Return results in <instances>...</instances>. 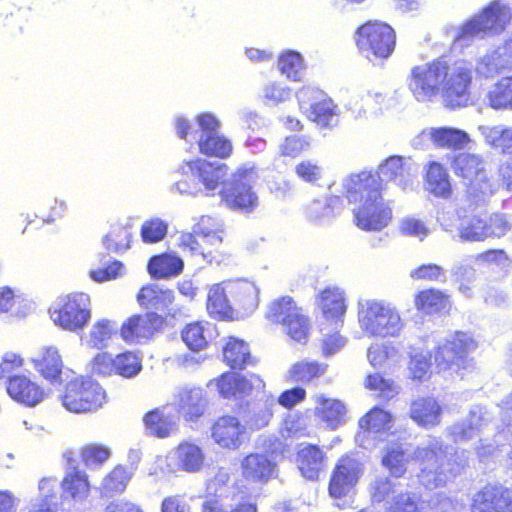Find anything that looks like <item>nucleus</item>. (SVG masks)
<instances>
[{
    "label": "nucleus",
    "instance_id": "1",
    "mask_svg": "<svg viewBox=\"0 0 512 512\" xmlns=\"http://www.w3.org/2000/svg\"><path fill=\"white\" fill-rule=\"evenodd\" d=\"M469 451L453 450L440 438L430 437L415 449L391 443L382 456L383 466L395 477H401L407 464L415 460L421 466L420 482L427 488L446 485L468 465Z\"/></svg>",
    "mask_w": 512,
    "mask_h": 512
},
{
    "label": "nucleus",
    "instance_id": "2",
    "mask_svg": "<svg viewBox=\"0 0 512 512\" xmlns=\"http://www.w3.org/2000/svg\"><path fill=\"white\" fill-rule=\"evenodd\" d=\"M471 80V66L466 61L450 64L439 58L413 66L406 77V85L419 103H430L441 96L447 107L459 108L469 102Z\"/></svg>",
    "mask_w": 512,
    "mask_h": 512
},
{
    "label": "nucleus",
    "instance_id": "3",
    "mask_svg": "<svg viewBox=\"0 0 512 512\" xmlns=\"http://www.w3.org/2000/svg\"><path fill=\"white\" fill-rule=\"evenodd\" d=\"M343 188L353 209L355 225L364 231H381L392 221L390 203L382 197V185L372 171L352 174L343 181Z\"/></svg>",
    "mask_w": 512,
    "mask_h": 512
},
{
    "label": "nucleus",
    "instance_id": "4",
    "mask_svg": "<svg viewBox=\"0 0 512 512\" xmlns=\"http://www.w3.org/2000/svg\"><path fill=\"white\" fill-rule=\"evenodd\" d=\"M259 304V288L245 278L229 279L210 287L207 310L215 318L245 316L256 310Z\"/></svg>",
    "mask_w": 512,
    "mask_h": 512
},
{
    "label": "nucleus",
    "instance_id": "5",
    "mask_svg": "<svg viewBox=\"0 0 512 512\" xmlns=\"http://www.w3.org/2000/svg\"><path fill=\"white\" fill-rule=\"evenodd\" d=\"M491 419V414L486 407L473 405L461 421L446 428V435L455 443L476 440L474 451L479 460L484 461L496 451V442L490 438V431H488Z\"/></svg>",
    "mask_w": 512,
    "mask_h": 512
},
{
    "label": "nucleus",
    "instance_id": "6",
    "mask_svg": "<svg viewBox=\"0 0 512 512\" xmlns=\"http://www.w3.org/2000/svg\"><path fill=\"white\" fill-rule=\"evenodd\" d=\"M197 123L200 128L192 129L189 121L184 117L175 119V130L177 135L187 142L196 141L201 153L207 156L226 158L232 152V143L225 136L218 133L221 126L220 121L211 113H202L197 116Z\"/></svg>",
    "mask_w": 512,
    "mask_h": 512
},
{
    "label": "nucleus",
    "instance_id": "7",
    "mask_svg": "<svg viewBox=\"0 0 512 512\" xmlns=\"http://www.w3.org/2000/svg\"><path fill=\"white\" fill-rule=\"evenodd\" d=\"M358 324L365 335L379 338L397 337L404 327L396 307L377 299L358 302Z\"/></svg>",
    "mask_w": 512,
    "mask_h": 512
},
{
    "label": "nucleus",
    "instance_id": "8",
    "mask_svg": "<svg viewBox=\"0 0 512 512\" xmlns=\"http://www.w3.org/2000/svg\"><path fill=\"white\" fill-rule=\"evenodd\" d=\"M452 169L464 181L468 198L476 204L486 202L499 189V182L488 175L485 162L478 154L455 155Z\"/></svg>",
    "mask_w": 512,
    "mask_h": 512
},
{
    "label": "nucleus",
    "instance_id": "9",
    "mask_svg": "<svg viewBox=\"0 0 512 512\" xmlns=\"http://www.w3.org/2000/svg\"><path fill=\"white\" fill-rule=\"evenodd\" d=\"M179 172L183 178L175 183L174 188L180 194L192 196L214 191L227 173L225 165L204 159L184 162Z\"/></svg>",
    "mask_w": 512,
    "mask_h": 512
},
{
    "label": "nucleus",
    "instance_id": "10",
    "mask_svg": "<svg viewBox=\"0 0 512 512\" xmlns=\"http://www.w3.org/2000/svg\"><path fill=\"white\" fill-rule=\"evenodd\" d=\"M511 19L510 6L503 0H494L460 28L455 40L460 42L472 37L499 35L506 30Z\"/></svg>",
    "mask_w": 512,
    "mask_h": 512
},
{
    "label": "nucleus",
    "instance_id": "11",
    "mask_svg": "<svg viewBox=\"0 0 512 512\" xmlns=\"http://www.w3.org/2000/svg\"><path fill=\"white\" fill-rule=\"evenodd\" d=\"M50 317L55 325L70 331L83 330L91 319V298L83 292L63 295L50 307Z\"/></svg>",
    "mask_w": 512,
    "mask_h": 512
},
{
    "label": "nucleus",
    "instance_id": "12",
    "mask_svg": "<svg viewBox=\"0 0 512 512\" xmlns=\"http://www.w3.org/2000/svg\"><path fill=\"white\" fill-rule=\"evenodd\" d=\"M257 179L254 165H243L224 184L221 190L222 200L232 209L246 212L254 210L259 204L258 196L252 188Z\"/></svg>",
    "mask_w": 512,
    "mask_h": 512
},
{
    "label": "nucleus",
    "instance_id": "13",
    "mask_svg": "<svg viewBox=\"0 0 512 512\" xmlns=\"http://www.w3.org/2000/svg\"><path fill=\"white\" fill-rule=\"evenodd\" d=\"M356 44L360 53L370 61L387 59L395 48V31L386 23L369 21L357 30Z\"/></svg>",
    "mask_w": 512,
    "mask_h": 512
},
{
    "label": "nucleus",
    "instance_id": "14",
    "mask_svg": "<svg viewBox=\"0 0 512 512\" xmlns=\"http://www.w3.org/2000/svg\"><path fill=\"white\" fill-rule=\"evenodd\" d=\"M62 405L73 413L95 412L106 401L103 388L91 378H75L66 384Z\"/></svg>",
    "mask_w": 512,
    "mask_h": 512
},
{
    "label": "nucleus",
    "instance_id": "15",
    "mask_svg": "<svg viewBox=\"0 0 512 512\" xmlns=\"http://www.w3.org/2000/svg\"><path fill=\"white\" fill-rule=\"evenodd\" d=\"M474 348L475 343L468 334L456 332L438 346L435 361L440 369L458 371L465 367L467 354Z\"/></svg>",
    "mask_w": 512,
    "mask_h": 512
},
{
    "label": "nucleus",
    "instance_id": "16",
    "mask_svg": "<svg viewBox=\"0 0 512 512\" xmlns=\"http://www.w3.org/2000/svg\"><path fill=\"white\" fill-rule=\"evenodd\" d=\"M363 472L364 465L357 457L353 455L341 457L330 479V496L335 499L347 496L356 486Z\"/></svg>",
    "mask_w": 512,
    "mask_h": 512
},
{
    "label": "nucleus",
    "instance_id": "17",
    "mask_svg": "<svg viewBox=\"0 0 512 512\" xmlns=\"http://www.w3.org/2000/svg\"><path fill=\"white\" fill-rule=\"evenodd\" d=\"M248 437L246 426L234 415L218 417L211 427V438L221 448L238 450Z\"/></svg>",
    "mask_w": 512,
    "mask_h": 512
},
{
    "label": "nucleus",
    "instance_id": "18",
    "mask_svg": "<svg viewBox=\"0 0 512 512\" xmlns=\"http://www.w3.org/2000/svg\"><path fill=\"white\" fill-rule=\"evenodd\" d=\"M215 385L218 393L225 399H242L253 391H260L265 387L263 380L255 374L247 377L236 373H223L219 378L211 380L208 386Z\"/></svg>",
    "mask_w": 512,
    "mask_h": 512
},
{
    "label": "nucleus",
    "instance_id": "19",
    "mask_svg": "<svg viewBox=\"0 0 512 512\" xmlns=\"http://www.w3.org/2000/svg\"><path fill=\"white\" fill-rule=\"evenodd\" d=\"M417 166L410 159L402 156H390L378 167V176L382 180L393 182L403 190L412 186L417 176Z\"/></svg>",
    "mask_w": 512,
    "mask_h": 512
},
{
    "label": "nucleus",
    "instance_id": "20",
    "mask_svg": "<svg viewBox=\"0 0 512 512\" xmlns=\"http://www.w3.org/2000/svg\"><path fill=\"white\" fill-rule=\"evenodd\" d=\"M472 512H512V491L488 484L473 498Z\"/></svg>",
    "mask_w": 512,
    "mask_h": 512
},
{
    "label": "nucleus",
    "instance_id": "21",
    "mask_svg": "<svg viewBox=\"0 0 512 512\" xmlns=\"http://www.w3.org/2000/svg\"><path fill=\"white\" fill-rule=\"evenodd\" d=\"M163 325V318L150 312L128 318L120 327V335L127 343H139L150 339Z\"/></svg>",
    "mask_w": 512,
    "mask_h": 512
},
{
    "label": "nucleus",
    "instance_id": "22",
    "mask_svg": "<svg viewBox=\"0 0 512 512\" xmlns=\"http://www.w3.org/2000/svg\"><path fill=\"white\" fill-rule=\"evenodd\" d=\"M6 391L14 401L27 407H35L47 397L44 388L24 374L9 376Z\"/></svg>",
    "mask_w": 512,
    "mask_h": 512
},
{
    "label": "nucleus",
    "instance_id": "23",
    "mask_svg": "<svg viewBox=\"0 0 512 512\" xmlns=\"http://www.w3.org/2000/svg\"><path fill=\"white\" fill-rule=\"evenodd\" d=\"M203 449L190 441H183L167 456L171 471L197 473L202 470L205 463Z\"/></svg>",
    "mask_w": 512,
    "mask_h": 512
},
{
    "label": "nucleus",
    "instance_id": "24",
    "mask_svg": "<svg viewBox=\"0 0 512 512\" xmlns=\"http://www.w3.org/2000/svg\"><path fill=\"white\" fill-rule=\"evenodd\" d=\"M276 472L277 461L274 453H250L241 461V474L249 482L266 483Z\"/></svg>",
    "mask_w": 512,
    "mask_h": 512
},
{
    "label": "nucleus",
    "instance_id": "25",
    "mask_svg": "<svg viewBox=\"0 0 512 512\" xmlns=\"http://www.w3.org/2000/svg\"><path fill=\"white\" fill-rule=\"evenodd\" d=\"M175 404L185 420L195 421L203 416L207 407V399L201 388L184 386L177 391Z\"/></svg>",
    "mask_w": 512,
    "mask_h": 512
},
{
    "label": "nucleus",
    "instance_id": "26",
    "mask_svg": "<svg viewBox=\"0 0 512 512\" xmlns=\"http://www.w3.org/2000/svg\"><path fill=\"white\" fill-rule=\"evenodd\" d=\"M275 408L276 399L272 395H266L248 404L243 415V424L246 426L247 432L267 427L273 418Z\"/></svg>",
    "mask_w": 512,
    "mask_h": 512
},
{
    "label": "nucleus",
    "instance_id": "27",
    "mask_svg": "<svg viewBox=\"0 0 512 512\" xmlns=\"http://www.w3.org/2000/svg\"><path fill=\"white\" fill-rule=\"evenodd\" d=\"M34 369L51 384L58 383L62 373V359L55 346H44L31 357Z\"/></svg>",
    "mask_w": 512,
    "mask_h": 512
},
{
    "label": "nucleus",
    "instance_id": "28",
    "mask_svg": "<svg viewBox=\"0 0 512 512\" xmlns=\"http://www.w3.org/2000/svg\"><path fill=\"white\" fill-rule=\"evenodd\" d=\"M146 432L158 438H166L177 431L178 417L168 407L156 408L143 418Z\"/></svg>",
    "mask_w": 512,
    "mask_h": 512
},
{
    "label": "nucleus",
    "instance_id": "29",
    "mask_svg": "<svg viewBox=\"0 0 512 512\" xmlns=\"http://www.w3.org/2000/svg\"><path fill=\"white\" fill-rule=\"evenodd\" d=\"M315 403L314 414L328 429L335 430L345 423L347 409L342 401L317 395Z\"/></svg>",
    "mask_w": 512,
    "mask_h": 512
},
{
    "label": "nucleus",
    "instance_id": "30",
    "mask_svg": "<svg viewBox=\"0 0 512 512\" xmlns=\"http://www.w3.org/2000/svg\"><path fill=\"white\" fill-rule=\"evenodd\" d=\"M65 498L74 503H83L90 495V483L85 471L73 468L66 472L61 481Z\"/></svg>",
    "mask_w": 512,
    "mask_h": 512
},
{
    "label": "nucleus",
    "instance_id": "31",
    "mask_svg": "<svg viewBox=\"0 0 512 512\" xmlns=\"http://www.w3.org/2000/svg\"><path fill=\"white\" fill-rule=\"evenodd\" d=\"M120 328L116 321L100 318L90 327L83 337V342L90 348L104 349L110 345Z\"/></svg>",
    "mask_w": 512,
    "mask_h": 512
},
{
    "label": "nucleus",
    "instance_id": "32",
    "mask_svg": "<svg viewBox=\"0 0 512 512\" xmlns=\"http://www.w3.org/2000/svg\"><path fill=\"white\" fill-rule=\"evenodd\" d=\"M442 409L432 397L419 398L411 404L410 416L421 427L431 428L441 422Z\"/></svg>",
    "mask_w": 512,
    "mask_h": 512
},
{
    "label": "nucleus",
    "instance_id": "33",
    "mask_svg": "<svg viewBox=\"0 0 512 512\" xmlns=\"http://www.w3.org/2000/svg\"><path fill=\"white\" fill-rule=\"evenodd\" d=\"M59 482L55 477H44L38 483V497L33 503L34 512H59L61 501Z\"/></svg>",
    "mask_w": 512,
    "mask_h": 512
},
{
    "label": "nucleus",
    "instance_id": "34",
    "mask_svg": "<svg viewBox=\"0 0 512 512\" xmlns=\"http://www.w3.org/2000/svg\"><path fill=\"white\" fill-rule=\"evenodd\" d=\"M319 304L327 320H335L336 323L343 322L347 306L345 304V293L341 288L336 286L325 288L320 293Z\"/></svg>",
    "mask_w": 512,
    "mask_h": 512
},
{
    "label": "nucleus",
    "instance_id": "35",
    "mask_svg": "<svg viewBox=\"0 0 512 512\" xmlns=\"http://www.w3.org/2000/svg\"><path fill=\"white\" fill-rule=\"evenodd\" d=\"M297 465L303 477L314 480L324 467V453L315 445H306L297 453Z\"/></svg>",
    "mask_w": 512,
    "mask_h": 512
},
{
    "label": "nucleus",
    "instance_id": "36",
    "mask_svg": "<svg viewBox=\"0 0 512 512\" xmlns=\"http://www.w3.org/2000/svg\"><path fill=\"white\" fill-rule=\"evenodd\" d=\"M510 68H512V55H508L502 48L480 58L476 71L485 78H492Z\"/></svg>",
    "mask_w": 512,
    "mask_h": 512
},
{
    "label": "nucleus",
    "instance_id": "37",
    "mask_svg": "<svg viewBox=\"0 0 512 512\" xmlns=\"http://www.w3.org/2000/svg\"><path fill=\"white\" fill-rule=\"evenodd\" d=\"M485 100L495 110L512 111V76L500 78L487 91Z\"/></svg>",
    "mask_w": 512,
    "mask_h": 512
},
{
    "label": "nucleus",
    "instance_id": "38",
    "mask_svg": "<svg viewBox=\"0 0 512 512\" xmlns=\"http://www.w3.org/2000/svg\"><path fill=\"white\" fill-rule=\"evenodd\" d=\"M427 189L436 197L448 198L452 193L449 175L438 162H431L426 171Z\"/></svg>",
    "mask_w": 512,
    "mask_h": 512
},
{
    "label": "nucleus",
    "instance_id": "39",
    "mask_svg": "<svg viewBox=\"0 0 512 512\" xmlns=\"http://www.w3.org/2000/svg\"><path fill=\"white\" fill-rule=\"evenodd\" d=\"M393 425V416L379 407L372 408L359 420L360 428L375 435L387 434L393 428Z\"/></svg>",
    "mask_w": 512,
    "mask_h": 512
},
{
    "label": "nucleus",
    "instance_id": "40",
    "mask_svg": "<svg viewBox=\"0 0 512 512\" xmlns=\"http://www.w3.org/2000/svg\"><path fill=\"white\" fill-rule=\"evenodd\" d=\"M133 474V468L117 465L103 478L100 486L101 493L105 496L123 493L132 479Z\"/></svg>",
    "mask_w": 512,
    "mask_h": 512
},
{
    "label": "nucleus",
    "instance_id": "41",
    "mask_svg": "<svg viewBox=\"0 0 512 512\" xmlns=\"http://www.w3.org/2000/svg\"><path fill=\"white\" fill-rule=\"evenodd\" d=\"M183 260L174 254L154 256L148 263L149 273L156 278H168L181 273Z\"/></svg>",
    "mask_w": 512,
    "mask_h": 512
},
{
    "label": "nucleus",
    "instance_id": "42",
    "mask_svg": "<svg viewBox=\"0 0 512 512\" xmlns=\"http://www.w3.org/2000/svg\"><path fill=\"white\" fill-rule=\"evenodd\" d=\"M458 237L462 241L479 242L487 239L485 213L466 216L458 227Z\"/></svg>",
    "mask_w": 512,
    "mask_h": 512
},
{
    "label": "nucleus",
    "instance_id": "43",
    "mask_svg": "<svg viewBox=\"0 0 512 512\" xmlns=\"http://www.w3.org/2000/svg\"><path fill=\"white\" fill-rule=\"evenodd\" d=\"M470 142L469 135L453 127L434 128V146L447 149H462Z\"/></svg>",
    "mask_w": 512,
    "mask_h": 512
},
{
    "label": "nucleus",
    "instance_id": "44",
    "mask_svg": "<svg viewBox=\"0 0 512 512\" xmlns=\"http://www.w3.org/2000/svg\"><path fill=\"white\" fill-rule=\"evenodd\" d=\"M224 360L233 369H242L250 363V351L248 344L243 340L229 337L224 349Z\"/></svg>",
    "mask_w": 512,
    "mask_h": 512
},
{
    "label": "nucleus",
    "instance_id": "45",
    "mask_svg": "<svg viewBox=\"0 0 512 512\" xmlns=\"http://www.w3.org/2000/svg\"><path fill=\"white\" fill-rule=\"evenodd\" d=\"M301 313V309L295 304L293 299L286 296L271 302L266 312V317L271 322L283 325Z\"/></svg>",
    "mask_w": 512,
    "mask_h": 512
},
{
    "label": "nucleus",
    "instance_id": "46",
    "mask_svg": "<svg viewBox=\"0 0 512 512\" xmlns=\"http://www.w3.org/2000/svg\"><path fill=\"white\" fill-rule=\"evenodd\" d=\"M307 118L321 127H328L337 116L336 105L326 94L317 102L311 103L309 109L304 110Z\"/></svg>",
    "mask_w": 512,
    "mask_h": 512
},
{
    "label": "nucleus",
    "instance_id": "47",
    "mask_svg": "<svg viewBox=\"0 0 512 512\" xmlns=\"http://www.w3.org/2000/svg\"><path fill=\"white\" fill-rule=\"evenodd\" d=\"M449 305V296L437 289L420 291L415 297L416 308L425 313L439 312Z\"/></svg>",
    "mask_w": 512,
    "mask_h": 512
},
{
    "label": "nucleus",
    "instance_id": "48",
    "mask_svg": "<svg viewBox=\"0 0 512 512\" xmlns=\"http://www.w3.org/2000/svg\"><path fill=\"white\" fill-rule=\"evenodd\" d=\"M482 134L486 142L504 154H512V127L498 125L482 127Z\"/></svg>",
    "mask_w": 512,
    "mask_h": 512
},
{
    "label": "nucleus",
    "instance_id": "49",
    "mask_svg": "<svg viewBox=\"0 0 512 512\" xmlns=\"http://www.w3.org/2000/svg\"><path fill=\"white\" fill-rule=\"evenodd\" d=\"M137 300L141 306L161 309L172 301V292L163 290L156 284L142 287Z\"/></svg>",
    "mask_w": 512,
    "mask_h": 512
},
{
    "label": "nucleus",
    "instance_id": "50",
    "mask_svg": "<svg viewBox=\"0 0 512 512\" xmlns=\"http://www.w3.org/2000/svg\"><path fill=\"white\" fill-rule=\"evenodd\" d=\"M278 66L282 74L292 81H301L305 71V64L300 53L288 50L278 59Z\"/></svg>",
    "mask_w": 512,
    "mask_h": 512
},
{
    "label": "nucleus",
    "instance_id": "51",
    "mask_svg": "<svg viewBox=\"0 0 512 512\" xmlns=\"http://www.w3.org/2000/svg\"><path fill=\"white\" fill-rule=\"evenodd\" d=\"M30 306L26 296L17 289L8 286L0 287V315L4 313L19 314L21 307Z\"/></svg>",
    "mask_w": 512,
    "mask_h": 512
},
{
    "label": "nucleus",
    "instance_id": "52",
    "mask_svg": "<svg viewBox=\"0 0 512 512\" xmlns=\"http://www.w3.org/2000/svg\"><path fill=\"white\" fill-rule=\"evenodd\" d=\"M326 365L316 361L302 360L293 364L289 370V378L295 382L309 383L314 378L322 376Z\"/></svg>",
    "mask_w": 512,
    "mask_h": 512
},
{
    "label": "nucleus",
    "instance_id": "53",
    "mask_svg": "<svg viewBox=\"0 0 512 512\" xmlns=\"http://www.w3.org/2000/svg\"><path fill=\"white\" fill-rule=\"evenodd\" d=\"M211 325L205 327L202 323L188 324L182 331V339L185 344L194 351H199L207 345V337L210 336Z\"/></svg>",
    "mask_w": 512,
    "mask_h": 512
},
{
    "label": "nucleus",
    "instance_id": "54",
    "mask_svg": "<svg viewBox=\"0 0 512 512\" xmlns=\"http://www.w3.org/2000/svg\"><path fill=\"white\" fill-rule=\"evenodd\" d=\"M222 227L221 220L211 216H202L194 231L200 234L206 242L217 245L222 241Z\"/></svg>",
    "mask_w": 512,
    "mask_h": 512
},
{
    "label": "nucleus",
    "instance_id": "55",
    "mask_svg": "<svg viewBox=\"0 0 512 512\" xmlns=\"http://www.w3.org/2000/svg\"><path fill=\"white\" fill-rule=\"evenodd\" d=\"M168 232V223L159 217L145 220L140 229L142 241L154 244L162 241Z\"/></svg>",
    "mask_w": 512,
    "mask_h": 512
},
{
    "label": "nucleus",
    "instance_id": "56",
    "mask_svg": "<svg viewBox=\"0 0 512 512\" xmlns=\"http://www.w3.org/2000/svg\"><path fill=\"white\" fill-rule=\"evenodd\" d=\"M263 102L266 106L274 107L292 98V89L278 82L267 83L262 90Z\"/></svg>",
    "mask_w": 512,
    "mask_h": 512
},
{
    "label": "nucleus",
    "instance_id": "57",
    "mask_svg": "<svg viewBox=\"0 0 512 512\" xmlns=\"http://www.w3.org/2000/svg\"><path fill=\"white\" fill-rule=\"evenodd\" d=\"M110 455L109 447L97 443L87 444L81 450L82 460L89 469L99 468L109 459Z\"/></svg>",
    "mask_w": 512,
    "mask_h": 512
},
{
    "label": "nucleus",
    "instance_id": "58",
    "mask_svg": "<svg viewBox=\"0 0 512 512\" xmlns=\"http://www.w3.org/2000/svg\"><path fill=\"white\" fill-rule=\"evenodd\" d=\"M365 387L374 392L375 396L389 400L398 393V386L391 379L380 374H371L366 378Z\"/></svg>",
    "mask_w": 512,
    "mask_h": 512
},
{
    "label": "nucleus",
    "instance_id": "59",
    "mask_svg": "<svg viewBox=\"0 0 512 512\" xmlns=\"http://www.w3.org/2000/svg\"><path fill=\"white\" fill-rule=\"evenodd\" d=\"M142 370L141 358L133 352H125L116 356L115 374L124 378H133Z\"/></svg>",
    "mask_w": 512,
    "mask_h": 512
},
{
    "label": "nucleus",
    "instance_id": "60",
    "mask_svg": "<svg viewBox=\"0 0 512 512\" xmlns=\"http://www.w3.org/2000/svg\"><path fill=\"white\" fill-rule=\"evenodd\" d=\"M311 147V138L306 135H290L279 144V154L295 158Z\"/></svg>",
    "mask_w": 512,
    "mask_h": 512
},
{
    "label": "nucleus",
    "instance_id": "61",
    "mask_svg": "<svg viewBox=\"0 0 512 512\" xmlns=\"http://www.w3.org/2000/svg\"><path fill=\"white\" fill-rule=\"evenodd\" d=\"M131 232L122 226L113 227L103 238L107 250L119 253L130 248Z\"/></svg>",
    "mask_w": 512,
    "mask_h": 512
},
{
    "label": "nucleus",
    "instance_id": "62",
    "mask_svg": "<svg viewBox=\"0 0 512 512\" xmlns=\"http://www.w3.org/2000/svg\"><path fill=\"white\" fill-rule=\"evenodd\" d=\"M409 371L414 379H425L431 370V355L428 351L413 350L410 355Z\"/></svg>",
    "mask_w": 512,
    "mask_h": 512
},
{
    "label": "nucleus",
    "instance_id": "63",
    "mask_svg": "<svg viewBox=\"0 0 512 512\" xmlns=\"http://www.w3.org/2000/svg\"><path fill=\"white\" fill-rule=\"evenodd\" d=\"M339 202L340 199L337 196L313 201L308 208L310 219L319 223L329 220L334 215V208Z\"/></svg>",
    "mask_w": 512,
    "mask_h": 512
},
{
    "label": "nucleus",
    "instance_id": "64",
    "mask_svg": "<svg viewBox=\"0 0 512 512\" xmlns=\"http://www.w3.org/2000/svg\"><path fill=\"white\" fill-rule=\"evenodd\" d=\"M283 327L292 340L298 343L307 341L310 325L308 318L303 313L283 324Z\"/></svg>",
    "mask_w": 512,
    "mask_h": 512
}]
</instances>
